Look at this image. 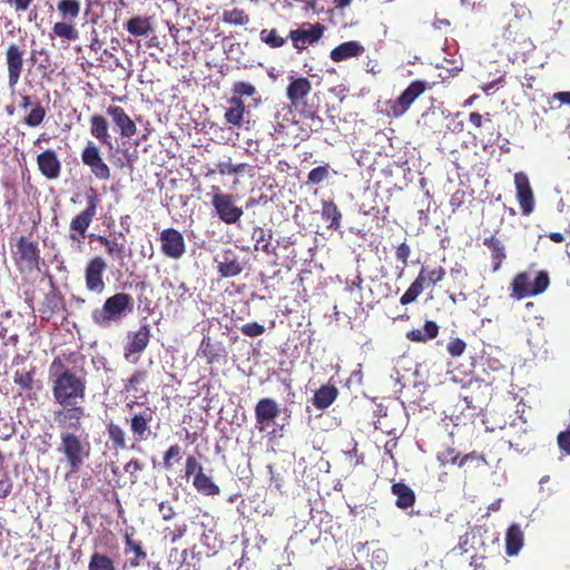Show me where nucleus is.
Segmentation results:
<instances>
[{"instance_id":"1","label":"nucleus","mask_w":570,"mask_h":570,"mask_svg":"<svg viewBox=\"0 0 570 570\" xmlns=\"http://www.w3.org/2000/svg\"><path fill=\"white\" fill-rule=\"evenodd\" d=\"M48 379L51 384L53 401L59 406L86 402V375L66 367L59 356H56L50 363Z\"/></svg>"},{"instance_id":"2","label":"nucleus","mask_w":570,"mask_h":570,"mask_svg":"<svg viewBox=\"0 0 570 570\" xmlns=\"http://www.w3.org/2000/svg\"><path fill=\"white\" fill-rule=\"evenodd\" d=\"M100 196L96 188L89 187L86 191V207L79 212L70 222L68 239L71 247L81 252L87 237V230L98 214Z\"/></svg>"},{"instance_id":"3","label":"nucleus","mask_w":570,"mask_h":570,"mask_svg":"<svg viewBox=\"0 0 570 570\" xmlns=\"http://www.w3.org/2000/svg\"><path fill=\"white\" fill-rule=\"evenodd\" d=\"M58 451L65 456L71 473H76L89 459L91 445L88 435L77 434L72 431L60 432Z\"/></svg>"},{"instance_id":"4","label":"nucleus","mask_w":570,"mask_h":570,"mask_svg":"<svg viewBox=\"0 0 570 570\" xmlns=\"http://www.w3.org/2000/svg\"><path fill=\"white\" fill-rule=\"evenodd\" d=\"M550 285L547 271L532 273L531 269L518 273L510 283L511 297L523 299L542 294Z\"/></svg>"},{"instance_id":"5","label":"nucleus","mask_w":570,"mask_h":570,"mask_svg":"<svg viewBox=\"0 0 570 570\" xmlns=\"http://www.w3.org/2000/svg\"><path fill=\"white\" fill-rule=\"evenodd\" d=\"M132 297L126 293H117L108 297L101 308L91 313L94 323L100 327H108L114 322L120 321L126 311L132 308Z\"/></svg>"},{"instance_id":"6","label":"nucleus","mask_w":570,"mask_h":570,"mask_svg":"<svg viewBox=\"0 0 570 570\" xmlns=\"http://www.w3.org/2000/svg\"><path fill=\"white\" fill-rule=\"evenodd\" d=\"M445 274V268L442 266H422L416 278L401 296L400 303L402 305H409L415 302L425 287L436 285L444 278Z\"/></svg>"},{"instance_id":"7","label":"nucleus","mask_w":570,"mask_h":570,"mask_svg":"<svg viewBox=\"0 0 570 570\" xmlns=\"http://www.w3.org/2000/svg\"><path fill=\"white\" fill-rule=\"evenodd\" d=\"M212 205L219 219L227 225L237 223L243 216V209L235 205L233 195L223 193L217 186H213Z\"/></svg>"},{"instance_id":"8","label":"nucleus","mask_w":570,"mask_h":570,"mask_svg":"<svg viewBox=\"0 0 570 570\" xmlns=\"http://www.w3.org/2000/svg\"><path fill=\"white\" fill-rule=\"evenodd\" d=\"M325 27L320 23L304 22L288 32L289 40L297 52L317 43L324 36Z\"/></svg>"},{"instance_id":"9","label":"nucleus","mask_w":570,"mask_h":570,"mask_svg":"<svg viewBox=\"0 0 570 570\" xmlns=\"http://www.w3.org/2000/svg\"><path fill=\"white\" fill-rule=\"evenodd\" d=\"M426 88L428 85L425 81H412L397 99L389 100L386 102L387 116L394 118L403 116L411 107V105L415 101V99L426 90Z\"/></svg>"},{"instance_id":"10","label":"nucleus","mask_w":570,"mask_h":570,"mask_svg":"<svg viewBox=\"0 0 570 570\" xmlns=\"http://www.w3.org/2000/svg\"><path fill=\"white\" fill-rule=\"evenodd\" d=\"M13 257L20 271L32 272L39 269L40 250L38 243L30 240L26 236H20L17 240V249Z\"/></svg>"},{"instance_id":"11","label":"nucleus","mask_w":570,"mask_h":570,"mask_svg":"<svg viewBox=\"0 0 570 570\" xmlns=\"http://www.w3.org/2000/svg\"><path fill=\"white\" fill-rule=\"evenodd\" d=\"M52 414L59 429L72 432L81 430L82 421L87 416L83 403L59 406Z\"/></svg>"},{"instance_id":"12","label":"nucleus","mask_w":570,"mask_h":570,"mask_svg":"<svg viewBox=\"0 0 570 570\" xmlns=\"http://www.w3.org/2000/svg\"><path fill=\"white\" fill-rule=\"evenodd\" d=\"M24 55L23 46L16 42L9 43L4 49V61L10 88H14L20 81L24 66Z\"/></svg>"},{"instance_id":"13","label":"nucleus","mask_w":570,"mask_h":570,"mask_svg":"<svg viewBox=\"0 0 570 570\" xmlns=\"http://www.w3.org/2000/svg\"><path fill=\"white\" fill-rule=\"evenodd\" d=\"M81 161L90 168L91 174L98 180H109L111 177L110 167L105 163L99 148L89 141L81 151Z\"/></svg>"},{"instance_id":"14","label":"nucleus","mask_w":570,"mask_h":570,"mask_svg":"<svg viewBox=\"0 0 570 570\" xmlns=\"http://www.w3.org/2000/svg\"><path fill=\"white\" fill-rule=\"evenodd\" d=\"M161 253L171 259H179L186 252L183 234L175 228H165L159 234Z\"/></svg>"},{"instance_id":"15","label":"nucleus","mask_w":570,"mask_h":570,"mask_svg":"<svg viewBox=\"0 0 570 570\" xmlns=\"http://www.w3.org/2000/svg\"><path fill=\"white\" fill-rule=\"evenodd\" d=\"M106 269L107 263L102 257L96 256L88 261L85 268V282L89 292L101 294L105 291L104 274Z\"/></svg>"},{"instance_id":"16","label":"nucleus","mask_w":570,"mask_h":570,"mask_svg":"<svg viewBox=\"0 0 570 570\" xmlns=\"http://www.w3.org/2000/svg\"><path fill=\"white\" fill-rule=\"evenodd\" d=\"M214 261L217 264L216 268L220 277H236L245 268V263L233 248L223 249Z\"/></svg>"},{"instance_id":"17","label":"nucleus","mask_w":570,"mask_h":570,"mask_svg":"<svg viewBox=\"0 0 570 570\" xmlns=\"http://www.w3.org/2000/svg\"><path fill=\"white\" fill-rule=\"evenodd\" d=\"M279 415L277 402L271 397L261 399L255 406L256 429L265 431L266 426Z\"/></svg>"},{"instance_id":"18","label":"nucleus","mask_w":570,"mask_h":570,"mask_svg":"<svg viewBox=\"0 0 570 570\" xmlns=\"http://www.w3.org/2000/svg\"><path fill=\"white\" fill-rule=\"evenodd\" d=\"M150 341V325L141 324L139 328L132 333L129 342L124 347V357L131 361V356L141 354L148 346Z\"/></svg>"},{"instance_id":"19","label":"nucleus","mask_w":570,"mask_h":570,"mask_svg":"<svg viewBox=\"0 0 570 570\" xmlns=\"http://www.w3.org/2000/svg\"><path fill=\"white\" fill-rule=\"evenodd\" d=\"M514 184L521 212L523 215H530L534 209V196L528 176L522 171L517 173Z\"/></svg>"},{"instance_id":"20","label":"nucleus","mask_w":570,"mask_h":570,"mask_svg":"<svg viewBox=\"0 0 570 570\" xmlns=\"http://www.w3.org/2000/svg\"><path fill=\"white\" fill-rule=\"evenodd\" d=\"M153 421V411L146 407L144 411L134 414L130 419H127V423L130 426V432L136 441H146L150 434V422Z\"/></svg>"},{"instance_id":"21","label":"nucleus","mask_w":570,"mask_h":570,"mask_svg":"<svg viewBox=\"0 0 570 570\" xmlns=\"http://www.w3.org/2000/svg\"><path fill=\"white\" fill-rule=\"evenodd\" d=\"M65 309V298L61 293L51 283V291L48 292L41 306L39 307L40 317L45 321H49L55 314Z\"/></svg>"},{"instance_id":"22","label":"nucleus","mask_w":570,"mask_h":570,"mask_svg":"<svg viewBox=\"0 0 570 570\" xmlns=\"http://www.w3.org/2000/svg\"><path fill=\"white\" fill-rule=\"evenodd\" d=\"M111 117L114 124L118 127L121 137L130 138L136 135L137 126L135 121L119 106H109L106 110Z\"/></svg>"},{"instance_id":"23","label":"nucleus","mask_w":570,"mask_h":570,"mask_svg":"<svg viewBox=\"0 0 570 570\" xmlns=\"http://www.w3.org/2000/svg\"><path fill=\"white\" fill-rule=\"evenodd\" d=\"M40 173L48 179H57L61 171V163L55 150L47 149L37 156Z\"/></svg>"},{"instance_id":"24","label":"nucleus","mask_w":570,"mask_h":570,"mask_svg":"<svg viewBox=\"0 0 570 570\" xmlns=\"http://www.w3.org/2000/svg\"><path fill=\"white\" fill-rule=\"evenodd\" d=\"M312 90L311 81L305 77L291 78L286 95L292 106L298 107Z\"/></svg>"},{"instance_id":"25","label":"nucleus","mask_w":570,"mask_h":570,"mask_svg":"<svg viewBox=\"0 0 570 570\" xmlns=\"http://www.w3.org/2000/svg\"><path fill=\"white\" fill-rule=\"evenodd\" d=\"M147 380V371L135 370L132 374L124 381V391L134 393L138 399H145L148 394Z\"/></svg>"},{"instance_id":"26","label":"nucleus","mask_w":570,"mask_h":570,"mask_svg":"<svg viewBox=\"0 0 570 570\" xmlns=\"http://www.w3.org/2000/svg\"><path fill=\"white\" fill-rule=\"evenodd\" d=\"M365 51L364 46L356 40L343 42L331 50L330 58L334 62H341L350 58L360 57Z\"/></svg>"},{"instance_id":"27","label":"nucleus","mask_w":570,"mask_h":570,"mask_svg":"<svg viewBox=\"0 0 570 570\" xmlns=\"http://www.w3.org/2000/svg\"><path fill=\"white\" fill-rule=\"evenodd\" d=\"M97 240L105 247L106 253L114 259H124L126 257V242L122 233L118 236L110 234L106 236H97Z\"/></svg>"},{"instance_id":"28","label":"nucleus","mask_w":570,"mask_h":570,"mask_svg":"<svg viewBox=\"0 0 570 570\" xmlns=\"http://www.w3.org/2000/svg\"><path fill=\"white\" fill-rule=\"evenodd\" d=\"M483 245L490 250L492 272L495 273L501 268L502 263L507 258L505 246L495 235L485 237L483 239Z\"/></svg>"},{"instance_id":"29","label":"nucleus","mask_w":570,"mask_h":570,"mask_svg":"<svg viewBox=\"0 0 570 570\" xmlns=\"http://www.w3.org/2000/svg\"><path fill=\"white\" fill-rule=\"evenodd\" d=\"M524 546V533L518 523H512L505 532V553L517 556Z\"/></svg>"},{"instance_id":"30","label":"nucleus","mask_w":570,"mask_h":570,"mask_svg":"<svg viewBox=\"0 0 570 570\" xmlns=\"http://www.w3.org/2000/svg\"><path fill=\"white\" fill-rule=\"evenodd\" d=\"M338 396V389L334 384H323L315 391L312 403L317 410H326Z\"/></svg>"},{"instance_id":"31","label":"nucleus","mask_w":570,"mask_h":570,"mask_svg":"<svg viewBox=\"0 0 570 570\" xmlns=\"http://www.w3.org/2000/svg\"><path fill=\"white\" fill-rule=\"evenodd\" d=\"M49 38L51 40L58 38L67 43L76 41L79 38V31L76 27V22L67 20L56 22L49 32Z\"/></svg>"},{"instance_id":"32","label":"nucleus","mask_w":570,"mask_h":570,"mask_svg":"<svg viewBox=\"0 0 570 570\" xmlns=\"http://www.w3.org/2000/svg\"><path fill=\"white\" fill-rule=\"evenodd\" d=\"M90 134L109 149L114 147L109 135V125L104 116L94 115L90 117Z\"/></svg>"},{"instance_id":"33","label":"nucleus","mask_w":570,"mask_h":570,"mask_svg":"<svg viewBox=\"0 0 570 570\" xmlns=\"http://www.w3.org/2000/svg\"><path fill=\"white\" fill-rule=\"evenodd\" d=\"M228 102L230 106L225 111V121L230 126L239 128L243 125L244 116L246 114L245 102L238 97H230Z\"/></svg>"},{"instance_id":"34","label":"nucleus","mask_w":570,"mask_h":570,"mask_svg":"<svg viewBox=\"0 0 570 570\" xmlns=\"http://www.w3.org/2000/svg\"><path fill=\"white\" fill-rule=\"evenodd\" d=\"M392 493L396 497L395 505L400 509H407L415 503L414 491L404 482H396L391 488Z\"/></svg>"},{"instance_id":"35","label":"nucleus","mask_w":570,"mask_h":570,"mask_svg":"<svg viewBox=\"0 0 570 570\" xmlns=\"http://www.w3.org/2000/svg\"><path fill=\"white\" fill-rule=\"evenodd\" d=\"M254 249L266 254H275L276 247L272 245V233L262 227H254L252 233Z\"/></svg>"},{"instance_id":"36","label":"nucleus","mask_w":570,"mask_h":570,"mask_svg":"<svg viewBox=\"0 0 570 570\" xmlns=\"http://www.w3.org/2000/svg\"><path fill=\"white\" fill-rule=\"evenodd\" d=\"M439 335V325L434 321H426L423 328H415L406 333V338L412 342H426Z\"/></svg>"},{"instance_id":"37","label":"nucleus","mask_w":570,"mask_h":570,"mask_svg":"<svg viewBox=\"0 0 570 570\" xmlns=\"http://www.w3.org/2000/svg\"><path fill=\"white\" fill-rule=\"evenodd\" d=\"M193 485L198 493L206 497H215L220 493V488L205 472L194 476Z\"/></svg>"},{"instance_id":"38","label":"nucleus","mask_w":570,"mask_h":570,"mask_svg":"<svg viewBox=\"0 0 570 570\" xmlns=\"http://www.w3.org/2000/svg\"><path fill=\"white\" fill-rule=\"evenodd\" d=\"M57 10L61 17V20L73 21L78 19L81 12L80 0H59L57 2Z\"/></svg>"},{"instance_id":"39","label":"nucleus","mask_w":570,"mask_h":570,"mask_svg":"<svg viewBox=\"0 0 570 570\" xmlns=\"http://www.w3.org/2000/svg\"><path fill=\"white\" fill-rule=\"evenodd\" d=\"M322 218L328 223V228L336 230L341 227L342 214L333 200L322 202Z\"/></svg>"},{"instance_id":"40","label":"nucleus","mask_w":570,"mask_h":570,"mask_svg":"<svg viewBox=\"0 0 570 570\" xmlns=\"http://www.w3.org/2000/svg\"><path fill=\"white\" fill-rule=\"evenodd\" d=\"M259 40L269 48L277 49L283 47L287 40H289V37L288 33L286 36H282L277 29L272 28L261 30Z\"/></svg>"},{"instance_id":"41","label":"nucleus","mask_w":570,"mask_h":570,"mask_svg":"<svg viewBox=\"0 0 570 570\" xmlns=\"http://www.w3.org/2000/svg\"><path fill=\"white\" fill-rule=\"evenodd\" d=\"M126 30L136 37L146 36L151 30L150 20L147 17H132L127 21Z\"/></svg>"},{"instance_id":"42","label":"nucleus","mask_w":570,"mask_h":570,"mask_svg":"<svg viewBox=\"0 0 570 570\" xmlns=\"http://www.w3.org/2000/svg\"><path fill=\"white\" fill-rule=\"evenodd\" d=\"M107 434L115 450L127 448L126 433L120 425L110 422L107 424Z\"/></svg>"},{"instance_id":"43","label":"nucleus","mask_w":570,"mask_h":570,"mask_svg":"<svg viewBox=\"0 0 570 570\" xmlns=\"http://www.w3.org/2000/svg\"><path fill=\"white\" fill-rule=\"evenodd\" d=\"M88 570H117L115 561L107 554L94 552L88 563Z\"/></svg>"},{"instance_id":"44","label":"nucleus","mask_w":570,"mask_h":570,"mask_svg":"<svg viewBox=\"0 0 570 570\" xmlns=\"http://www.w3.org/2000/svg\"><path fill=\"white\" fill-rule=\"evenodd\" d=\"M36 376V367H31L30 370H18L14 372L13 382L17 384L22 391H31L35 384Z\"/></svg>"},{"instance_id":"45","label":"nucleus","mask_w":570,"mask_h":570,"mask_svg":"<svg viewBox=\"0 0 570 570\" xmlns=\"http://www.w3.org/2000/svg\"><path fill=\"white\" fill-rule=\"evenodd\" d=\"M223 21L234 26H246L249 22V16L243 9L234 8L223 12Z\"/></svg>"},{"instance_id":"46","label":"nucleus","mask_w":570,"mask_h":570,"mask_svg":"<svg viewBox=\"0 0 570 570\" xmlns=\"http://www.w3.org/2000/svg\"><path fill=\"white\" fill-rule=\"evenodd\" d=\"M46 117V109L42 107L40 101H35L32 105L31 110L29 114L24 117L23 124L29 127H38L41 125Z\"/></svg>"},{"instance_id":"47","label":"nucleus","mask_w":570,"mask_h":570,"mask_svg":"<svg viewBox=\"0 0 570 570\" xmlns=\"http://www.w3.org/2000/svg\"><path fill=\"white\" fill-rule=\"evenodd\" d=\"M125 541V553L128 554L130 552L134 553L137 558L147 559V553L144 550L142 542L135 540L134 534L126 531L124 535Z\"/></svg>"},{"instance_id":"48","label":"nucleus","mask_w":570,"mask_h":570,"mask_svg":"<svg viewBox=\"0 0 570 570\" xmlns=\"http://www.w3.org/2000/svg\"><path fill=\"white\" fill-rule=\"evenodd\" d=\"M181 446L178 443L171 444L163 455V465L166 471H171L174 464L181 459Z\"/></svg>"},{"instance_id":"49","label":"nucleus","mask_w":570,"mask_h":570,"mask_svg":"<svg viewBox=\"0 0 570 570\" xmlns=\"http://www.w3.org/2000/svg\"><path fill=\"white\" fill-rule=\"evenodd\" d=\"M330 177V165H323L313 168L307 175V185H317L328 179Z\"/></svg>"},{"instance_id":"50","label":"nucleus","mask_w":570,"mask_h":570,"mask_svg":"<svg viewBox=\"0 0 570 570\" xmlns=\"http://www.w3.org/2000/svg\"><path fill=\"white\" fill-rule=\"evenodd\" d=\"M232 97H238L243 99V97H253L257 90L254 85L247 81H236L232 87Z\"/></svg>"},{"instance_id":"51","label":"nucleus","mask_w":570,"mask_h":570,"mask_svg":"<svg viewBox=\"0 0 570 570\" xmlns=\"http://www.w3.org/2000/svg\"><path fill=\"white\" fill-rule=\"evenodd\" d=\"M439 461L441 464H452V465H459L463 466V460L460 453L456 452L453 448H448L442 453L439 454Z\"/></svg>"},{"instance_id":"52","label":"nucleus","mask_w":570,"mask_h":570,"mask_svg":"<svg viewBox=\"0 0 570 570\" xmlns=\"http://www.w3.org/2000/svg\"><path fill=\"white\" fill-rule=\"evenodd\" d=\"M144 463L138 459H130L124 466L125 472L130 475L131 484L139 481L138 472L142 471Z\"/></svg>"},{"instance_id":"53","label":"nucleus","mask_w":570,"mask_h":570,"mask_svg":"<svg viewBox=\"0 0 570 570\" xmlns=\"http://www.w3.org/2000/svg\"><path fill=\"white\" fill-rule=\"evenodd\" d=\"M200 354L207 360L209 364H213L217 361L218 354L216 353L209 337L203 338L200 343Z\"/></svg>"},{"instance_id":"54","label":"nucleus","mask_w":570,"mask_h":570,"mask_svg":"<svg viewBox=\"0 0 570 570\" xmlns=\"http://www.w3.org/2000/svg\"><path fill=\"white\" fill-rule=\"evenodd\" d=\"M411 256V247L410 245L404 240L395 248V257L399 262L402 263V268L400 275L403 273L404 268L407 266L409 257Z\"/></svg>"},{"instance_id":"55","label":"nucleus","mask_w":570,"mask_h":570,"mask_svg":"<svg viewBox=\"0 0 570 570\" xmlns=\"http://www.w3.org/2000/svg\"><path fill=\"white\" fill-rule=\"evenodd\" d=\"M239 330L242 334L248 337H257L265 333V326L257 322L246 323L242 325Z\"/></svg>"},{"instance_id":"56","label":"nucleus","mask_w":570,"mask_h":570,"mask_svg":"<svg viewBox=\"0 0 570 570\" xmlns=\"http://www.w3.org/2000/svg\"><path fill=\"white\" fill-rule=\"evenodd\" d=\"M204 468L203 465L197 461V459L193 455H189L186 458L185 461V475L186 478H189L191 475H196L198 473H203Z\"/></svg>"},{"instance_id":"57","label":"nucleus","mask_w":570,"mask_h":570,"mask_svg":"<svg viewBox=\"0 0 570 570\" xmlns=\"http://www.w3.org/2000/svg\"><path fill=\"white\" fill-rule=\"evenodd\" d=\"M465 348V342L459 337L452 338L446 346V350L452 357L461 356L464 353Z\"/></svg>"},{"instance_id":"58","label":"nucleus","mask_w":570,"mask_h":570,"mask_svg":"<svg viewBox=\"0 0 570 570\" xmlns=\"http://www.w3.org/2000/svg\"><path fill=\"white\" fill-rule=\"evenodd\" d=\"M492 115L490 112H485L484 115L479 111H472L469 115V122L475 129H480L485 122H490L492 119Z\"/></svg>"},{"instance_id":"59","label":"nucleus","mask_w":570,"mask_h":570,"mask_svg":"<svg viewBox=\"0 0 570 570\" xmlns=\"http://www.w3.org/2000/svg\"><path fill=\"white\" fill-rule=\"evenodd\" d=\"M387 560V553L383 549H377L372 553V567L375 568V570H383Z\"/></svg>"},{"instance_id":"60","label":"nucleus","mask_w":570,"mask_h":570,"mask_svg":"<svg viewBox=\"0 0 570 570\" xmlns=\"http://www.w3.org/2000/svg\"><path fill=\"white\" fill-rule=\"evenodd\" d=\"M158 511L164 521H170L175 518L176 512L169 501H161L158 503Z\"/></svg>"},{"instance_id":"61","label":"nucleus","mask_w":570,"mask_h":570,"mask_svg":"<svg viewBox=\"0 0 570 570\" xmlns=\"http://www.w3.org/2000/svg\"><path fill=\"white\" fill-rule=\"evenodd\" d=\"M558 445L562 452L570 455V430L567 429L558 434Z\"/></svg>"},{"instance_id":"62","label":"nucleus","mask_w":570,"mask_h":570,"mask_svg":"<svg viewBox=\"0 0 570 570\" xmlns=\"http://www.w3.org/2000/svg\"><path fill=\"white\" fill-rule=\"evenodd\" d=\"M4 2L13 8L16 12H24L30 8L33 0H4Z\"/></svg>"},{"instance_id":"63","label":"nucleus","mask_w":570,"mask_h":570,"mask_svg":"<svg viewBox=\"0 0 570 570\" xmlns=\"http://www.w3.org/2000/svg\"><path fill=\"white\" fill-rule=\"evenodd\" d=\"M12 491V482L10 478L6 474L3 479L0 480V498H7Z\"/></svg>"},{"instance_id":"64","label":"nucleus","mask_w":570,"mask_h":570,"mask_svg":"<svg viewBox=\"0 0 570 570\" xmlns=\"http://www.w3.org/2000/svg\"><path fill=\"white\" fill-rule=\"evenodd\" d=\"M217 171L222 175H234V164H232L230 159L219 161L217 165Z\"/></svg>"}]
</instances>
